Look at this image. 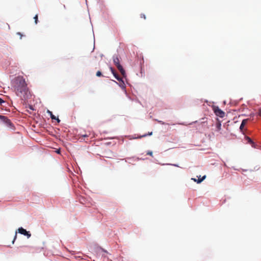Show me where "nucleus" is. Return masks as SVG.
<instances>
[{"mask_svg":"<svg viewBox=\"0 0 261 261\" xmlns=\"http://www.w3.org/2000/svg\"><path fill=\"white\" fill-rule=\"evenodd\" d=\"M16 94L22 100H26L31 96L25 80L22 76H17L12 83Z\"/></svg>","mask_w":261,"mask_h":261,"instance_id":"1","label":"nucleus"},{"mask_svg":"<svg viewBox=\"0 0 261 261\" xmlns=\"http://www.w3.org/2000/svg\"><path fill=\"white\" fill-rule=\"evenodd\" d=\"M0 119L3 120L4 123L6 124V126H7L8 127L10 128H13V125L12 123L11 122L10 120L8 119L7 117H6L5 116L0 115Z\"/></svg>","mask_w":261,"mask_h":261,"instance_id":"2","label":"nucleus"},{"mask_svg":"<svg viewBox=\"0 0 261 261\" xmlns=\"http://www.w3.org/2000/svg\"><path fill=\"white\" fill-rule=\"evenodd\" d=\"M213 111L217 116H219L221 118H223L225 116V113L222 111L217 106L213 107Z\"/></svg>","mask_w":261,"mask_h":261,"instance_id":"3","label":"nucleus"},{"mask_svg":"<svg viewBox=\"0 0 261 261\" xmlns=\"http://www.w3.org/2000/svg\"><path fill=\"white\" fill-rule=\"evenodd\" d=\"M18 232L24 236H26L28 238H29L31 236V234L29 231H27L25 229L22 227H20L18 229Z\"/></svg>","mask_w":261,"mask_h":261,"instance_id":"4","label":"nucleus"},{"mask_svg":"<svg viewBox=\"0 0 261 261\" xmlns=\"http://www.w3.org/2000/svg\"><path fill=\"white\" fill-rule=\"evenodd\" d=\"M118 69L120 71L121 74L123 75V77H125V72L124 69L123 68L122 66L120 64L116 66Z\"/></svg>","mask_w":261,"mask_h":261,"instance_id":"5","label":"nucleus"},{"mask_svg":"<svg viewBox=\"0 0 261 261\" xmlns=\"http://www.w3.org/2000/svg\"><path fill=\"white\" fill-rule=\"evenodd\" d=\"M113 62L116 66L120 64L119 59L117 56L113 57Z\"/></svg>","mask_w":261,"mask_h":261,"instance_id":"6","label":"nucleus"},{"mask_svg":"<svg viewBox=\"0 0 261 261\" xmlns=\"http://www.w3.org/2000/svg\"><path fill=\"white\" fill-rule=\"evenodd\" d=\"M248 119H244L242 123H241V124L240 125V129L242 131L243 130V128H244V126L246 125V124L247 123V122H248Z\"/></svg>","mask_w":261,"mask_h":261,"instance_id":"7","label":"nucleus"},{"mask_svg":"<svg viewBox=\"0 0 261 261\" xmlns=\"http://www.w3.org/2000/svg\"><path fill=\"white\" fill-rule=\"evenodd\" d=\"M48 113L50 114V118L52 119H56L57 120L58 122H60V119L58 118H57L56 117V116L53 114L51 112L48 111Z\"/></svg>","mask_w":261,"mask_h":261,"instance_id":"8","label":"nucleus"},{"mask_svg":"<svg viewBox=\"0 0 261 261\" xmlns=\"http://www.w3.org/2000/svg\"><path fill=\"white\" fill-rule=\"evenodd\" d=\"M206 176L204 175L203 176L202 178H198V180H196V179H193L195 181H196L197 183H200L205 178Z\"/></svg>","mask_w":261,"mask_h":261,"instance_id":"9","label":"nucleus"},{"mask_svg":"<svg viewBox=\"0 0 261 261\" xmlns=\"http://www.w3.org/2000/svg\"><path fill=\"white\" fill-rule=\"evenodd\" d=\"M114 77L119 81H122V79L119 76V75L117 73L115 75Z\"/></svg>","mask_w":261,"mask_h":261,"instance_id":"10","label":"nucleus"},{"mask_svg":"<svg viewBox=\"0 0 261 261\" xmlns=\"http://www.w3.org/2000/svg\"><path fill=\"white\" fill-rule=\"evenodd\" d=\"M34 20H35V24H37L38 23V14H36L34 17Z\"/></svg>","mask_w":261,"mask_h":261,"instance_id":"11","label":"nucleus"},{"mask_svg":"<svg viewBox=\"0 0 261 261\" xmlns=\"http://www.w3.org/2000/svg\"><path fill=\"white\" fill-rule=\"evenodd\" d=\"M152 132H150V133H149L148 134H145V135H142V136L140 137L139 138H142V137H146L147 135L151 136V135H152Z\"/></svg>","mask_w":261,"mask_h":261,"instance_id":"12","label":"nucleus"},{"mask_svg":"<svg viewBox=\"0 0 261 261\" xmlns=\"http://www.w3.org/2000/svg\"><path fill=\"white\" fill-rule=\"evenodd\" d=\"M96 75L97 76H102L101 72L100 71H98L96 72Z\"/></svg>","mask_w":261,"mask_h":261,"instance_id":"13","label":"nucleus"},{"mask_svg":"<svg viewBox=\"0 0 261 261\" xmlns=\"http://www.w3.org/2000/svg\"><path fill=\"white\" fill-rule=\"evenodd\" d=\"M246 139L248 140V142L249 143H252L253 142L252 141V140L248 137H247L246 138Z\"/></svg>","mask_w":261,"mask_h":261,"instance_id":"14","label":"nucleus"},{"mask_svg":"<svg viewBox=\"0 0 261 261\" xmlns=\"http://www.w3.org/2000/svg\"><path fill=\"white\" fill-rule=\"evenodd\" d=\"M147 155H149L152 156V152L151 151H148L146 153Z\"/></svg>","mask_w":261,"mask_h":261,"instance_id":"15","label":"nucleus"},{"mask_svg":"<svg viewBox=\"0 0 261 261\" xmlns=\"http://www.w3.org/2000/svg\"><path fill=\"white\" fill-rule=\"evenodd\" d=\"M221 123H218L217 124V127L219 130H220L221 129Z\"/></svg>","mask_w":261,"mask_h":261,"instance_id":"16","label":"nucleus"},{"mask_svg":"<svg viewBox=\"0 0 261 261\" xmlns=\"http://www.w3.org/2000/svg\"><path fill=\"white\" fill-rule=\"evenodd\" d=\"M140 16H141V18H143L144 19H146V16H145V14H141L140 15Z\"/></svg>","mask_w":261,"mask_h":261,"instance_id":"17","label":"nucleus"},{"mask_svg":"<svg viewBox=\"0 0 261 261\" xmlns=\"http://www.w3.org/2000/svg\"><path fill=\"white\" fill-rule=\"evenodd\" d=\"M110 69L112 73L115 72V70L112 67H110Z\"/></svg>","mask_w":261,"mask_h":261,"instance_id":"18","label":"nucleus"},{"mask_svg":"<svg viewBox=\"0 0 261 261\" xmlns=\"http://www.w3.org/2000/svg\"><path fill=\"white\" fill-rule=\"evenodd\" d=\"M258 114L259 116H261V108L258 110Z\"/></svg>","mask_w":261,"mask_h":261,"instance_id":"19","label":"nucleus"},{"mask_svg":"<svg viewBox=\"0 0 261 261\" xmlns=\"http://www.w3.org/2000/svg\"><path fill=\"white\" fill-rule=\"evenodd\" d=\"M16 238H17V232H16V233H15V236H14V240L13 241V243H14V242L16 240Z\"/></svg>","mask_w":261,"mask_h":261,"instance_id":"20","label":"nucleus"},{"mask_svg":"<svg viewBox=\"0 0 261 261\" xmlns=\"http://www.w3.org/2000/svg\"><path fill=\"white\" fill-rule=\"evenodd\" d=\"M4 102V101L0 98V105H2V103Z\"/></svg>","mask_w":261,"mask_h":261,"instance_id":"21","label":"nucleus"},{"mask_svg":"<svg viewBox=\"0 0 261 261\" xmlns=\"http://www.w3.org/2000/svg\"><path fill=\"white\" fill-rule=\"evenodd\" d=\"M82 137H88V135H82Z\"/></svg>","mask_w":261,"mask_h":261,"instance_id":"22","label":"nucleus"},{"mask_svg":"<svg viewBox=\"0 0 261 261\" xmlns=\"http://www.w3.org/2000/svg\"><path fill=\"white\" fill-rule=\"evenodd\" d=\"M29 108H30V109L31 110H34V109H33V107H32V106H29Z\"/></svg>","mask_w":261,"mask_h":261,"instance_id":"23","label":"nucleus"},{"mask_svg":"<svg viewBox=\"0 0 261 261\" xmlns=\"http://www.w3.org/2000/svg\"><path fill=\"white\" fill-rule=\"evenodd\" d=\"M116 74H117V72L116 71L115 72L113 73V74L114 75V76H115V75Z\"/></svg>","mask_w":261,"mask_h":261,"instance_id":"24","label":"nucleus"},{"mask_svg":"<svg viewBox=\"0 0 261 261\" xmlns=\"http://www.w3.org/2000/svg\"><path fill=\"white\" fill-rule=\"evenodd\" d=\"M57 152L58 153H60V150H57Z\"/></svg>","mask_w":261,"mask_h":261,"instance_id":"25","label":"nucleus"},{"mask_svg":"<svg viewBox=\"0 0 261 261\" xmlns=\"http://www.w3.org/2000/svg\"><path fill=\"white\" fill-rule=\"evenodd\" d=\"M63 7H64V9L66 8V7H65V6L64 5H63Z\"/></svg>","mask_w":261,"mask_h":261,"instance_id":"26","label":"nucleus"},{"mask_svg":"<svg viewBox=\"0 0 261 261\" xmlns=\"http://www.w3.org/2000/svg\"><path fill=\"white\" fill-rule=\"evenodd\" d=\"M18 34L20 35L21 36V34L20 33H18Z\"/></svg>","mask_w":261,"mask_h":261,"instance_id":"27","label":"nucleus"}]
</instances>
